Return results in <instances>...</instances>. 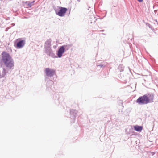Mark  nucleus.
<instances>
[{"label": "nucleus", "instance_id": "4", "mask_svg": "<svg viewBox=\"0 0 158 158\" xmlns=\"http://www.w3.org/2000/svg\"><path fill=\"white\" fill-rule=\"evenodd\" d=\"M24 38H20L17 39L14 42V46L17 49L22 48L25 45L26 43L25 39L23 40Z\"/></svg>", "mask_w": 158, "mask_h": 158}, {"label": "nucleus", "instance_id": "12", "mask_svg": "<svg viewBox=\"0 0 158 158\" xmlns=\"http://www.w3.org/2000/svg\"><path fill=\"white\" fill-rule=\"evenodd\" d=\"M134 130L135 131L140 132L142 130L143 127L142 126H140L136 125L134 126Z\"/></svg>", "mask_w": 158, "mask_h": 158}, {"label": "nucleus", "instance_id": "2", "mask_svg": "<svg viewBox=\"0 0 158 158\" xmlns=\"http://www.w3.org/2000/svg\"><path fill=\"white\" fill-rule=\"evenodd\" d=\"M153 95L151 94H148V95L145 94L139 97L136 100V102L140 105L147 104L148 103H151L153 102Z\"/></svg>", "mask_w": 158, "mask_h": 158}, {"label": "nucleus", "instance_id": "19", "mask_svg": "<svg viewBox=\"0 0 158 158\" xmlns=\"http://www.w3.org/2000/svg\"><path fill=\"white\" fill-rule=\"evenodd\" d=\"M10 28H11V27H7V28L6 29V31H7V30H8L9 29H10Z\"/></svg>", "mask_w": 158, "mask_h": 158}, {"label": "nucleus", "instance_id": "10", "mask_svg": "<svg viewBox=\"0 0 158 158\" xmlns=\"http://www.w3.org/2000/svg\"><path fill=\"white\" fill-rule=\"evenodd\" d=\"M51 40L49 39L46 40L45 43L44 49L51 48Z\"/></svg>", "mask_w": 158, "mask_h": 158}, {"label": "nucleus", "instance_id": "23", "mask_svg": "<svg viewBox=\"0 0 158 158\" xmlns=\"http://www.w3.org/2000/svg\"><path fill=\"white\" fill-rule=\"evenodd\" d=\"M24 18H26V17H24Z\"/></svg>", "mask_w": 158, "mask_h": 158}, {"label": "nucleus", "instance_id": "16", "mask_svg": "<svg viewBox=\"0 0 158 158\" xmlns=\"http://www.w3.org/2000/svg\"><path fill=\"white\" fill-rule=\"evenodd\" d=\"M105 65L102 64H99V65H97V66H99L101 68L102 67H105Z\"/></svg>", "mask_w": 158, "mask_h": 158}, {"label": "nucleus", "instance_id": "8", "mask_svg": "<svg viewBox=\"0 0 158 158\" xmlns=\"http://www.w3.org/2000/svg\"><path fill=\"white\" fill-rule=\"evenodd\" d=\"M64 48L61 46L60 47L58 50L56 51L57 58H61L63 54L65 52Z\"/></svg>", "mask_w": 158, "mask_h": 158}, {"label": "nucleus", "instance_id": "9", "mask_svg": "<svg viewBox=\"0 0 158 158\" xmlns=\"http://www.w3.org/2000/svg\"><path fill=\"white\" fill-rule=\"evenodd\" d=\"M53 81L51 80H49L47 81L46 83V87L47 89L48 90L50 91L52 89L53 87Z\"/></svg>", "mask_w": 158, "mask_h": 158}, {"label": "nucleus", "instance_id": "3", "mask_svg": "<svg viewBox=\"0 0 158 158\" xmlns=\"http://www.w3.org/2000/svg\"><path fill=\"white\" fill-rule=\"evenodd\" d=\"M54 9L56 14L60 17L64 16L68 10L66 8L60 6H57Z\"/></svg>", "mask_w": 158, "mask_h": 158}, {"label": "nucleus", "instance_id": "24", "mask_svg": "<svg viewBox=\"0 0 158 158\" xmlns=\"http://www.w3.org/2000/svg\"><path fill=\"white\" fill-rule=\"evenodd\" d=\"M157 24H158V23H157Z\"/></svg>", "mask_w": 158, "mask_h": 158}, {"label": "nucleus", "instance_id": "13", "mask_svg": "<svg viewBox=\"0 0 158 158\" xmlns=\"http://www.w3.org/2000/svg\"><path fill=\"white\" fill-rule=\"evenodd\" d=\"M62 48H64V51L69 50L72 47V45L69 44H65L61 46Z\"/></svg>", "mask_w": 158, "mask_h": 158}, {"label": "nucleus", "instance_id": "14", "mask_svg": "<svg viewBox=\"0 0 158 158\" xmlns=\"http://www.w3.org/2000/svg\"><path fill=\"white\" fill-rule=\"evenodd\" d=\"M35 2V1H33L31 2H30L28 1H26L25 3L27 4V5L29 7H31L32 5H33V3Z\"/></svg>", "mask_w": 158, "mask_h": 158}, {"label": "nucleus", "instance_id": "6", "mask_svg": "<svg viewBox=\"0 0 158 158\" xmlns=\"http://www.w3.org/2000/svg\"><path fill=\"white\" fill-rule=\"evenodd\" d=\"M70 118L72 119L71 123L74 122L76 117L77 116V111L75 109H72L70 110Z\"/></svg>", "mask_w": 158, "mask_h": 158}, {"label": "nucleus", "instance_id": "18", "mask_svg": "<svg viewBox=\"0 0 158 158\" xmlns=\"http://www.w3.org/2000/svg\"><path fill=\"white\" fill-rule=\"evenodd\" d=\"M138 2H142L143 0H137Z\"/></svg>", "mask_w": 158, "mask_h": 158}, {"label": "nucleus", "instance_id": "20", "mask_svg": "<svg viewBox=\"0 0 158 158\" xmlns=\"http://www.w3.org/2000/svg\"><path fill=\"white\" fill-rule=\"evenodd\" d=\"M57 47V45H54L53 46V48L54 49H56Z\"/></svg>", "mask_w": 158, "mask_h": 158}, {"label": "nucleus", "instance_id": "1", "mask_svg": "<svg viewBox=\"0 0 158 158\" xmlns=\"http://www.w3.org/2000/svg\"><path fill=\"white\" fill-rule=\"evenodd\" d=\"M1 62L3 63L5 67L3 68L2 76L4 77L6 73H10L13 69L14 62L10 54L4 51L2 53Z\"/></svg>", "mask_w": 158, "mask_h": 158}, {"label": "nucleus", "instance_id": "15", "mask_svg": "<svg viewBox=\"0 0 158 158\" xmlns=\"http://www.w3.org/2000/svg\"><path fill=\"white\" fill-rule=\"evenodd\" d=\"M118 69L120 72L123 71L124 70V67L123 66V65H120L118 67Z\"/></svg>", "mask_w": 158, "mask_h": 158}, {"label": "nucleus", "instance_id": "17", "mask_svg": "<svg viewBox=\"0 0 158 158\" xmlns=\"http://www.w3.org/2000/svg\"><path fill=\"white\" fill-rule=\"evenodd\" d=\"M148 27L149 28H151V29L152 27V26L149 24H148Z\"/></svg>", "mask_w": 158, "mask_h": 158}, {"label": "nucleus", "instance_id": "7", "mask_svg": "<svg viewBox=\"0 0 158 158\" xmlns=\"http://www.w3.org/2000/svg\"><path fill=\"white\" fill-rule=\"evenodd\" d=\"M44 51L45 53L48 56L54 58H57V56L55 55L51 48L45 49Z\"/></svg>", "mask_w": 158, "mask_h": 158}, {"label": "nucleus", "instance_id": "21", "mask_svg": "<svg viewBox=\"0 0 158 158\" xmlns=\"http://www.w3.org/2000/svg\"><path fill=\"white\" fill-rule=\"evenodd\" d=\"M12 26H14L15 25V23H12L11 24Z\"/></svg>", "mask_w": 158, "mask_h": 158}, {"label": "nucleus", "instance_id": "11", "mask_svg": "<svg viewBox=\"0 0 158 158\" xmlns=\"http://www.w3.org/2000/svg\"><path fill=\"white\" fill-rule=\"evenodd\" d=\"M54 99L55 103L57 105L60 103L59 101V96L58 94H56L54 95Z\"/></svg>", "mask_w": 158, "mask_h": 158}, {"label": "nucleus", "instance_id": "22", "mask_svg": "<svg viewBox=\"0 0 158 158\" xmlns=\"http://www.w3.org/2000/svg\"><path fill=\"white\" fill-rule=\"evenodd\" d=\"M100 31H101V32H103V31H104V30H102Z\"/></svg>", "mask_w": 158, "mask_h": 158}, {"label": "nucleus", "instance_id": "5", "mask_svg": "<svg viewBox=\"0 0 158 158\" xmlns=\"http://www.w3.org/2000/svg\"><path fill=\"white\" fill-rule=\"evenodd\" d=\"M55 70L49 68L45 69V73L46 76L48 77H52L55 75Z\"/></svg>", "mask_w": 158, "mask_h": 158}]
</instances>
